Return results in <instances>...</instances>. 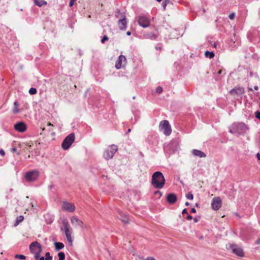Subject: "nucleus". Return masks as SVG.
<instances>
[{
    "instance_id": "nucleus-28",
    "label": "nucleus",
    "mask_w": 260,
    "mask_h": 260,
    "mask_svg": "<svg viewBox=\"0 0 260 260\" xmlns=\"http://www.w3.org/2000/svg\"><path fill=\"white\" fill-rule=\"evenodd\" d=\"M65 235L66 236L68 241L72 244L73 240L72 237V234H68V235L65 234Z\"/></svg>"
},
{
    "instance_id": "nucleus-11",
    "label": "nucleus",
    "mask_w": 260,
    "mask_h": 260,
    "mask_svg": "<svg viewBox=\"0 0 260 260\" xmlns=\"http://www.w3.org/2000/svg\"><path fill=\"white\" fill-rule=\"evenodd\" d=\"M127 23L125 14H121V18H120L117 22L119 29L125 30L127 27Z\"/></svg>"
},
{
    "instance_id": "nucleus-22",
    "label": "nucleus",
    "mask_w": 260,
    "mask_h": 260,
    "mask_svg": "<svg viewBox=\"0 0 260 260\" xmlns=\"http://www.w3.org/2000/svg\"><path fill=\"white\" fill-rule=\"evenodd\" d=\"M54 246L56 251L61 250L64 247V244L59 242H54Z\"/></svg>"
},
{
    "instance_id": "nucleus-17",
    "label": "nucleus",
    "mask_w": 260,
    "mask_h": 260,
    "mask_svg": "<svg viewBox=\"0 0 260 260\" xmlns=\"http://www.w3.org/2000/svg\"><path fill=\"white\" fill-rule=\"evenodd\" d=\"M62 225L65 234L68 235V234H72V229L71 228V226L67 219L63 220Z\"/></svg>"
},
{
    "instance_id": "nucleus-20",
    "label": "nucleus",
    "mask_w": 260,
    "mask_h": 260,
    "mask_svg": "<svg viewBox=\"0 0 260 260\" xmlns=\"http://www.w3.org/2000/svg\"><path fill=\"white\" fill-rule=\"evenodd\" d=\"M179 37V35L178 34V31L176 29L172 30L170 35V39H178Z\"/></svg>"
},
{
    "instance_id": "nucleus-13",
    "label": "nucleus",
    "mask_w": 260,
    "mask_h": 260,
    "mask_svg": "<svg viewBox=\"0 0 260 260\" xmlns=\"http://www.w3.org/2000/svg\"><path fill=\"white\" fill-rule=\"evenodd\" d=\"M62 208L63 210L69 212H74L76 209L73 204L66 201L62 202Z\"/></svg>"
},
{
    "instance_id": "nucleus-42",
    "label": "nucleus",
    "mask_w": 260,
    "mask_h": 260,
    "mask_svg": "<svg viewBox=\"0 0 260 260\" xmlns=\"http://www.w3.org/2000/svg\"><path fill=\"white\" fill-rule=\"evenodd\" d=\"M186 219H187V220H191V219H192V216H191V215H188L187 216V217H186Z\"/></svg>"
},
{
    "instance_id": "nucleus-49",
    "label": "nucleus",
    "mask_w": 260,
    "mask_h": 260,
    "mask_svg": "<svg viewBox=\"0 0 260 260\" xmlns=\"http://www.w3.org/2000/svg\"><path fill=\"white\" fill-rule=\"evenodd\" d=\"M48 187H49V189H51L53 188H54V185L53 184H50V185H49Z\"/></svg>"
},
{
    "instance_id": "nucleus-24",
    "label": "nucleus",
    "mask_w": 260,
    "mask_h": 260,
    "mask_svg": "<svg viewBox=\"0 0 260 260\" xmlns=\"http://www.w3.org/2000/svg\"><path fill=\"white\" fill-rule=\"evenodd\" d=\"M215 54L213 51H206L205 52V56L210 59L213 58L214 57Z\"/></svg>"
},
{
    "instance_id": "nucleus-18",
    "label": "nucleus",
    "mask_w": 260,
    "mask_h": 260,
    "mask_svg": "<svg viewBox=\"0 0 260 260\" xmlns=\"http://www.w3.org/2000/svg\"><path fill=\"white\" fill-rule=\"evenodd\" d=\"M167 201L171 204H174L177 201V197L176 194L174 193L168 194L167 197Z\"/></svg>"
},
{
    "instance_id": "nucleus-23",
    "label": "nucleus",
    "mask_w": 260,
    "mask_h": 260,
    "mask_svg": "<svg viewBox=\"0 0 260 260\" xmlns=\"http://www.w3.org/2000/svg\"><path fill=\"white\" fill-rule=\"evenodd\" d=\"M34 2L35 4L39 7L46 5L47 4V2L44 0H34Z\"/></svg>"
},
{
    "instance_id": "nucleus-29",
    "label": "nucleus",
    "mask_w": 260,
    "mask_h": 260,
    "mask_svg": "<svg viewBox=\"0 0 260 260\" xmlns=\"http://www.w3.org/2000/svg\"><path fill=\"white\" fill-rule=\"evenodd\" d=\"M186 198L188 200H193V195L192 193L191 192H188L185 195Z\"/></svg>"
},
{
    "instance_id": "nucleus-9",
    "label": "nucleus",
    "mask_w": 260,
    "mask_h": 260,
    "mask_svg": "<svg viewBox=\"0 0 260 260\" xmlns=\"http://www.w3.org/2000/svg\"><path fill=\"white\" fill-rule=\"evenodd\" d=\"M228 249L231 250L234 253L239 256L242 257L244 256L243 249L236 244H230Z\"/></svg>"
},
{
    "instance_id": "nucleus-57",
    "label": "nucleus",
    "mask_w": 260,
    "mask_h": 260,
    "mask_svg": "<svg viewBox=\"0 0 260 260\" xmlns=\"http://www.w3.org/2000/svg\"><path fill=\"white\" fill-rule=\"evenodd\" d=\"M254 89L256 90H258V87L257 86H254Z\"/></svg>"
},
{
    "instance_id": "nucleus-40",
    "label": "nucleus",
    "mask_w": 260,
    "mask_h": 260,
    "mask_svg": "<svg viewBox=\"0 0 260 260\" xmlns=\"http://www.w3.org/2000/svg\"><path fill=\"white\" fill-rule=\"evenodd\" d=\"M76 0H70V3H69V6L70 7H72L73 5H74V3H75Z\"/></svg>"
},
{
    "instance_id": "nucleus-35",
    "label": "nucleus",
    "mask_w": 260,
    "mask_h": 260,
    "mask_svg": "<svg viewBox=\"0 0 260 260\" xmlns=\"http://www.w3.org/2000/svg\"><path fill=\"white\" fill-rule=\"evenodd\" d=\"M162 91V88L160 86H158L156 89V92L158 93H160Z\"/></svg>"
},
{
    "instance_id": "nucleus-47",
    "label": "nucleus",
    "mask_w": 260,
    "mask_h": 260,
    "mask_svg": "<svg viewBox=\"0 0 260 260\" xmlns=\"http://www.w3.org/2000/svg\"><path fill=\"white\" fill-rule=\"evenodd\" d=\"M190 212H191V213H196L197 211L195 208H193L191 209Z\"/></svg>"
},
{
    "instance_id": "nucleus-6",
    "label": "nucleus",
    "mask_w": 260,
    "mask_h": 260,
    "mask_svg": "<svg viewBox=\"0 0 260 260\" xmlns=\"http://www.w3.org/2000/svg\"><path fill=\"white\" fill-rule=\"evenodd\" d=\"M39 175V172L35 170L26 172L24 176L27 181L29 182H32L36 181L38 179Z\"/></svg>"
},
{
    "instance_id": "nucleus-39",
    "label": "nucleus",
    "mask_w": 260,
    "mask_h": 260,
    "mask_svg": "<svg viewBox=\"0 0 260 260\" xmlns=\"http://www.w3.org/2000/svg\"><path fill=\"white\" fill-rule=\"evenodd\" d=\"M122 221L125 223H128V219L127 217H124L123 219H122Z\"/></svg>"
},
{
    "instance_id": "nucleus-36",
    "label": "nucleus",
    "mask_w": 260,
    "mask_h": 260,
    "mask_svg": "<svg viewBox=\"0 0 260 260\" xmlns=\"http://www.w3.org/2000/svg\"><path fill=\"white\" fill-rule=\"evenodd\" d=\"M229 132L232 134H236V131L234 128V126L233 124L232 126V128L230 129Z\"/></svg>"
},
{
    "instance_id": "nucleus-31",
    "label": "nucleus",
    "mask_w": 260,
    "mask_h": 260,
    "mask_svg": "<svg viewBox=\"0 0 260 260\" xmlns=\"http://www.w3.org/2000/svg\"><path fill=\"white\" fill-rule=\"evenodd\" d=\"M37 92V90L36 88L31 87L29 90V93L31 95L36 94Z\"/></svg>"
},
{
    "instance_id": "nucleus-55",
    "label": "nucleus",
    "mask_w": 260,
    "mask_h": 260,
    "mask_svg": "<svg viewBox=\"0 0 260 260\" xmlns=\"http://www.w3.org/2000/svg\"><path fill=\"white\" fill-rule=\"evenodd\" d=\"M223 71L220 70L217 72L218 75H220L222 73Z\"/></svg>"
},
{
    "instance_id": "nucleus-43",
    "label": "nucleus",
    "mask_w": 260,
    "mask_h": 260,
    "mask_svg": "<svg viewBox=\"0 0 260 260\" xmlns=\"http://www.w3.org/2000/svg\"><path fill=\"white\" fill-rule=\"evenodd\" d=\"M16 151H17V148H16V147H12V148H11V151H12V152H16Z\"/></svg>"
},
{
    "instance_id": "nucleus-60",
    "label": "nucleus",
    "mask_w": 260,
    "mask_h": 260,
    "mask_svg": "<svg viewBox=\"0 0 260 260\" xmlns=\"http://www.w3.org/2000/svg\"><path fill=\"white\" fill-rule=\"evenodd\" d=\"M185 205L186 206H189V203L188 202H186L185 203Z\"/></svg>"
},
{
    "instance_id": "nucleus-34",
    "label": "nucleus",
    "mask_w": 260,
    "mask_h": 260,
    "mask_svg": "<svg viewBox=\"0 0 260 260\" xmlns=\"http://www.w3.org/2000/svg\"><path fill=\"white\" fill-rule=\"evenodd\" d=\"M109 40V38L107 36H104L103 38L101 40V43H104L106 41H108Z\"/></svg>"
},
{
    "instance_id": "nucleus-5",
    "label": "nucleus",
    "mask_w": 260,
    "mask_h": 260,
    "mask_svg": "<svg viewBox=\"0 0 260 260\" xmlns=\"http://www.w3.org/2000/svg\"><path fill=\"white\" fill-rule=\"evenodd\" d=\"M233 125L237 135H244L248 130V126L243 122L234 123Z\"/></svg>"
},
{
    "instance_id": "nucleus-30",
    "label": "nucleus",
    "mask_w": 260,
    "mask_h": 260,
    "mask_svg": "<svg viewBox=\"0 0 260 260\" xmlns=\"http://www.w3.org/2000/svg\"><path fill=\"white\" fill-rule=\"evenodd\" d=\"M121 14H124V13L121 12L119 10H117L115 16L119 19L120 18H121Z\"/></svg>"
},
{
    "instance_id": "nucleus-63",
    "label": "nucleus",
    "mask_w": 260,
    "mask_h": 260,
    "mask_svg": "<svg viewBox=\"0 0 260 260\" xmlns=\"http://www.w3.org/2000/svg\"><path fill=\"white\" fill-rule=\"evenodd\" d=\"M248 89H249V90H252V89L251 88H248Z\"/></svg>"
},
{
    "instance_id": "nucleus-45",
    "label": "nucleus",
    "mask_w": 260,
    "mask_h": 260,
    "mask_svg": "<svg viewBox=\"0 0 260 260\" xmlns=\"http://www.w3.org/2000/svg\"><path fill=\"white\" fill-rule=\"evenodd\" d=\"M182 213L183 214H188V212H187V210L186 209H184L183 210H182Z\"/></svg>"
},
{
    "instance_id": "nucleus-1",
    "label": "nucleus",
    "mask_w": 260,
    "mask_h": 260,
    "mask_svg": "<svg viewBox=\"0 0 260 260\" xmlns=\"http://www.w3.org/2000/svg\"><path fill=\"white\" fill-rule=\"evenodd\" d=\"M151 184L155 188L161 189L165 184V179L162 173L159 171L154 172L152 175Z\"/></svg>"
},
{
    "instance_id": "nucleus-44",
    "label": "nucleus",
    "mask_w": 260,
    "mask_h": 260,
    "mask_svg": "<svg viewBox=\"0 0 260 260\" xmlns=\"http://www.w3.org/2000/svg\"><path fill=\"white\" fill-rule=\"evenodd\" d=\"M5 154V152L4 151V150H3V149H1L0 150V154L2 156H4Z\"/></svg>"
},
{
    "instance_id": "nucleus-51",
    "label": "nucleus",
    "mask_w": 260,
    "mask_h": 260,
    "mask_svg": "<svg viewBox=\"0 0 260 260\" xmlns=\"http://www.w3.org/2000/svg\"><path fill=\"white\" fill-rule=\"evenodd\" d=\"M257 159L260 160V153H258L256 154Z\"/></svg>"
},
{
    "instance_id": "nucleus-62",
    "label": "nucleus",
    "mask_w": 260,
    "mask_h": 260,
    "mask_svg": "<svg viewBox=\"0 0 260 260\" xmlns=\"http://www.w3.org/2000/svg\"><path fill=\"white\" fill-rule=\"evenodd\" d=\"M196 207H198V206H199V204H198V203H196Z\"/></svg>"
},
{
    "instance_id": "nucleus-15",
    "label": "nucleus",
    "mask_w": 260,
    "mask_h": 260,
    "mask_svg": "<svg viewBox=\"0 0 260 260\" xmlns=\"http://www.w3.org/2000/svg\"><path fill=\"white\" fill-rule=\"evenodd\" d=\"M221 205L222 201L220 197H215L212 200L211 206L214 210H218L221 207Z\"/></svg>"
},
{
    "instance_id": "nucleus-48",
    "label": "nucleus",
    "mask_w": 260,
    "mask_h": 260,
    "mask_svg": "<svg viewBox=\"0 0 260 260\" xmlns=\"http://www.w3.org/2000/svg\"><path fill=\"white\" fill-rule=\"evenodd\" d=\"M255 243L257 245H259L260 244V239H258L256 241H255Z\"/></svg>"
},
{
    "instance_id": "nucleus-14",
    "label": "nucleus",
    "mask_w": 260,
    "mask_h": 260,
    "mask_svg": "<svg viewBox=\"0 0 260 260\" xmlns=\"http://www.w3.org/2000/svg\"><path fill=\"white\" fill-rule=\"evenodd\" d=\"M14 128L18 132L23 133L26 130V125L23 121H19L14 124Z\"/></svg>"
},
{
    "instance_id": "nucleus-3",
    "label": "nucleus",
    "mask_w": 260,
    "mask_h": 260,
    "mask_svg": "<svg viewBox=\"0 0 260 260\" xmlns=\"http://www.w3.org/2000/svg\"><path fill=\"white\" fill-rule=\"evenodd\" d=\"M117 150L118 147L116 145H110L104 152V158L107 160L111 159Z\"/></svg>"
},
{
    "instance_id": "nucleus-8",
    "label": "nucleus",
    "mask_w": 260,
    "mask_h": 260,
    "mask_svg": "<svg viewBox=\"0 0 260 260\" xmlns=\"http://www.w3.org/2000/svg\"><path fill=\"white\" fill-rule=\"evenodd\" d=\"M138 23L140 26L143 28H146L150 25V21L146 15H141L138 17Z\"/></svg>"
},
{
    "instance_id": "nucleus-61",
    "label": "nucleus",
    "mask_w": 260,
    "mask_h": 260,
    "mask_svg": "<svg viewBox=\"0 0 260 260\" xmlns=\"http://www.w3.org/2000/svg\"><path fill=\"white\" fill-rule=\"evenodd\" d=\"M48 126H52V125L50 123H48Z\"/></svg>"
},
{
    "instance_id": "nucleus-16",
    "label": "nucleus",
    "mask_w": 260,
    "mask_h": 260,
    "mask_svg": "<svg viewBox=\"0 0 260 260\" xmlns=\"http://www.w3.org/2000/svg\"><path fill=\"white\" fill-rule=\"evenodd\" d=\"M71 221L72 225L75 227L79 226L81 228H83L84 227L83 222L76 216L72 217L71 218Z\"/></svg>"
},
{
    "instance_id": "nucleus-38",
    "label": "nucleus",
    "mask_w": 260,
    "mask_h": 260,
    "mask_svg": "<svg viewBox=\"0 0 260 260\" xmlns=\"http://www.w3.org/2000/svg\"><path fill=\"white\" fill-rule=\"evenodd\" d=\"M20 112L19 109L17 108V107H15L13 109V113L15 114H17Z\"/></svg>"
},
{
    "instance_id": "nucleus-54",
    "label": "nucleus",
    "mask_w": 260,
    "mask_h": 260,
    "mask_svg": "<svg viewBox=\"0 0 260 260\" xmlns=\"http://www.w3.org/2000/svg\"><path fill=\"white\" fill-rule=\"evenodd\" d=\"M38 260H45V258L43 256H40L39 258H38Z\"/></svg>"
},
{
    "instance_id": "nucleus-19",
    "label": "nucleus",
    "mask_w": 260,
    "mask_h": 260,
    "mask_svg": "<svg viewBox=\"0 0 260 260\" xmlns=\"http://www.w3.org/2000/svg\"><path fill=\"white\" fill-rule=\"evenodd\" d=\"M191 153L194 156H198L200 158L206 157V155L204 152L198 149H193L191 151Z\"/></svg>"
},
{
    "instance_id": "nucleus-26",
    "label": "nucleus",
    "mask_w": 260,
    "mask_h": 260,
    "mask_svg": "<svg viewBox=\"0 0 260 260\" xmlns=\"http://www.w3.org/2000/svg\"><path fill=\"white\" fill-rule=\"evenodd\" d=\"M168 4H171L172 5V3L170 0H164L162 2V3L161 4V5L162 6L164 10H166V6Z\"/></svg>"
},
{
    "instance_id": "nucleus-52",
    "label": "nucleus",
    "mask_w": 260,
    "mask_h": 260,
    "mask_svg": "<svg viewBox=\"0 0 260 260\" xmlns=\"http://www.w3.org/2000/svg\"><path fill=\"white\" fill-rule=\"evenodd\" d=\"M193 221H194V222H198L199 219H198V218L195 217V218H193Z\"/></svg>"
},
{
    "instance_id": "nucleus-4",
    "label": "nucleus",
    "mask_w": 260,
    "mask_h": 260,
    "mask_svg": "<svg viewBox=\"0 0 260 260\" xmlns=\"http://www.w3.org/2000/svg\"><path fill=\"white\" fill-rule=\"evenodd\" d=\"M75 140V135L74 133H71L68 136H67L63 140L61 147L64 150L68 149L74 142Z\"/></svg>"
},
{
    "instance_id": "nucleus-25",
    "label": "nucleus",
    "mask_w": 260,
    "mask_h": 260,
    "mask_svg": "<svg viewBox=\"0 0 260 260\" xmlns=\"http://www.w3.org/2000/svg\"><path fill=\"white\" fill-rule=\"evenodd\" d=\"M23 219L24 217L23 216L20 215L18 216L16 219V221L14 223V226L18 225L21 222H22L23 220Z\"/></svg>"
},
{
    "instance_id": "nucleus-27",
    "label": "nucleus",
    "mask_w": 260,
    "mask_h": 260,
    "mask_svg": "<svg viewBox=\"0 0 260 260\" xmlns=\"http://www.w3.org/2000/svg\"><path fill=\"white\" fill-rule=\"evenodd\" d=\"M58 260H64L65 259V254L63 252L58 253Z\"/></svg>"
},
{
    "instance_id": "nucleus-32",
    "label": "nucleus",
    "mask_w": 260,
    "mask_h": 260,
    "mask_svg": "<svg viewBox=\"0 0 260 260\" xmlns=\"http://www.w3.org/2000/svg\"><path fill=\"white\" fill-rule=\"evenodd\" d=\"M15 258L23 260L25 259V256L22 254H16Z\"/></svg>"
},
{
    "instance_id": "nucleus-37",
    "label": "nucleus",
    "mask_w": 260,
    "mask_h": 260,
    "mask_svg": "<svg viewBox=\"0 0 260 260\" xmlns=\"http://www.w3.org/2000/svg\"><path fill=\"white\" fill-rule=\"evenodd\" d=\"M255 116L256 118L260 120V111H257L255 113Z\"/></svg>"
},
{
    "instance_id": "nucleus-21",
    "label": "nucleus",
    "mask_w": 260,
    "mask_h": 260,
    "mask_svg": "<svg viewBox=\"0 0 260 260\" xmlns=\"http://www.w3.org/2000/svg\"><path fill=\"white\" fill-rule=\"evenodd\" d=\"M146 37L151 40H156L157 35L154 32H149L146 35Z\"/></svg>"
},
{
    "instance_id": "nucleus-53",
    "label": "nucleus",
    "mask_w": 260,
    "mask_h": 260,
    "mask_svg": "<svg viewBox=\"0 0 260 260\" xmlns=\"http://www.w3.org/2000/svg\"><path fill=\"white\" fill-rule=\"evenodd\" d=\"M30 204H31V207H32V208L33 209H35V208H36V207H35V206L34 205V203H33L32 202H31V203H30Z\"/></svg>"
},
{
    "instance_id": "nucleus-56",
    "label": "nucleus",
    "mask_w": 260,
    "mask_h": 260,
    "mask_svg": "<svg viewBox=\"0 0 260 260\" xmlns=\"http://www.w3.org/2000/svg\"><path fill=\"white\" fill-rule=\"evenodd\" d=\"M126 35L127 36H130L131 35V32L130 31H128L126 32Z\"/></svg>"
},
{
    "instance_id": "nucleus-41",
    "label": "nucleus",
    "mask_w": 260,
    "mask_h": 260,
    "mask_svg": "<svg viewBox=\"0 0 260 260\" xmlns=\"http://www.w3.org/2000/svg\"><path fill=\"white\" fill-rule=\"evenodd\" d=\"M235 14L234 13L231 14L230 15H229V18L231 19H234V18L235 17Z\"/></svg>"
},
{
    "instance_id": "nucleus-7",
    "label": "nucleus",
    "mask_w": 260,
    "mask_h": 260,
    "mask_svg": "<svg viewBox=\"0 0 260 260\" xmlns=\"http://www.w3.org/2000/svg\"><path fill=\"white\" fill-rule=\"evenodd\" d=\"M159 128L164 131V134L166 136H169L172 132L171 125L168 120H165L162 121L160 123Z\"/></svg>"
},
{
    "instance_id": "nucleus-33",
    "label": "nucleus",
    "mask_w": 260,
    "mask_h": 260,
    "mask_svg": "<svg viewBox=\"0 0 260 260\" xmlns=\"http://www.w3.org/2000/svg\"><path fill=\"white\" fill-rule=\"evenodd\" d=\"M52 257L50 255L49 252H47L45 254V260H52Z\"/></svg>"
},
{
    "instance_id": "nucleus-58",
    "label": "nucleus",
    "mask_w": 260,
    "mask_h": 260,
    "mask_svg": "<svg viewBox=\"0 0 260 260\" xmlns=\"http://www.w3.org/2000/svg\"><path fill=\"white\" fill-rule=\"evenodd\" d=\"M155 193V194L158 193V194H159L160 196H161V193L159 191H156Z\"/></svg>"
},
{
    "instance_id": "nucleus-46",
    "label": "nucleus",
    "mask_w": 260,
    "mask_h": 260,
    "mask_svg": "<svg viewBox=\"0 0 260 260\" xmlns=\"http://www.w3.org/2000/svg\"><path fill=\"white\" fill-rule=\"evenodd\" d=\"M145 260H155L154 258L152 257H148Z\"/></svg>"
},
{
    "instance_id": "nucleus-12",
    "label": "nucleus",
    "mask_w": 260,
    "mask_h": 260,
    "mask_svg": "<svg viewBox=\"0 0 260 260\" xmlns=\"http://www.w3.org/2000/svg\"><path fill=\"white\" fill-rule=\"evenodd\" d=\"M126 63V58L125 56L120 55L116 62L115 68L120 69L123 68Z\"/></svg>"
},
{
    "instance_id": "nucleus-59",
    "label": "nucleus",
    "mask_w": 260,
    "mask_h": 260,
    "mask_svg": "<svg viewBox=\"0 0 260 260\" xmlns=\"http://www.w3.org/2000/svg\"><path fill=\"white\" fill-rule=\"evenodd\" d=\"M131 131V129L130 128L128 129V130L127 131L126 134H127L130 133Z\"/></svg>"
},
{
    "instance_id": "nucleus-2",
    "label": "nucleus",
    "mask_w": 260,
    "mask_h": 260,
    "mask_svg": "<svg viewBox=\"0 0 260 260\" xmlns=\"http://www.w3.org/2000/svg\"><path fill=\"white\" fill-rule=\"evenodd\" d=\"M29 250L32 253L34 254L36 260H38L42 251L41 245L37 241L32 242L29 245Z\"/></svg>"
},
{
    "instance_id": "nucleus-10",
    "label": "nucleus",
    "mask_w": 260,
    "mask_h": 260,
    "mask_svg": "<svg viewBox=\"0 0 260 260\" xmlns=\"http://www.w3.org/2000/svg\"><path fill=\"white\" fill-rule=\"evenodd\" d=\"M244 88L242 87H236L235 88L231 89L230 93L231 95L234 96L237 99L241 96L244 93Z\"/></svg>"
},
{
    "instance_id": "nucleus-50",
    "label": "nucleus",
    "mask_w": 260,
    "mask_h": 260,
    "mask_svg": "<svg viewBox=\"0 0 260 260\" xmlns=\"http://www.w3.org/2000/svg\"><path fill=\"white\" fill-rule=\"evenodd\" d=\"M14 105L15 107H18L19 106L18 103L16 101L14 102Z\"/></svg>"
},
{
    "instance_id": "nucleus-64",
    "label": "nucleus",
    "mask_w": 260,
    "mask_h": 260,
    "mask_svg": "<svg viewBox=\"0 0 260 260\" xmlns=\"http://www.w3.org/2000/svg\"><path fill=\"white\" fill-rule=\"evenodd\" d=\"M156 1H157V2H160L161 1V0H156Z\"/></svg>"
}]
</instances>
